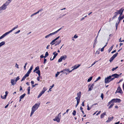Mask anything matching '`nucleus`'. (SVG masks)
Listing matches in <instances>:
<instances>
[{
	"label": "nucleus",
	"instance_id": "1",
	"mask_svg": "<svg viewBox=\"0 0 124 124\" xmlns=\"http://www.w3.org/2000/svg\"><path fill=\"white\" fill-rule=\"evenodd\" d=\"M40 104V103H36L33 106L30 115L31 117L32 116L34 112L37 109L39 106Z\"/></svg>",
	"mask_w": 124,
	"mask_h": 124
},
{
	"label": "nucleus",
	"instance_id": "2",
	"mask_svg": "<svg viewBox=\"0 0 124 124\" xmlns=\"http://www.w3.org/2000/svg\"><path fill=\"white\" fill-rule=\"evenodd\" d=\"M61 113H59L58 115V116H56L55 118L53 119V120L54 121H56L57 122L59 123L60 121V119L61 118V115H60Z\"/></svg>",
	"mask_w": 124,
	"mask_h": 124
},
{
	"label": "nucleus",
	"instance_id": "3",
	"mask_svg": "<svg viewBox=\"0 0 124 124\" xmlns=\"http://www.w3.org/2000/svg\"><path fill=\"white\" fill-rule=\"evenodd\" d=\"M67 57V56L66 55H64L62 56L59 59L58 62H61L62 60H65Z\"/></svg>",
	"mask_w": 124,
	"mask_h": 124
},
{
	"label": "nucleus",
	"instance_id": "4",
	"mask_svg": "<svg viewBox=\"0 0 124 124\" xmlns=\"http://www.w3.org/2000/svg\"><path fill=\"white\" fill-rule=\"evenodd\" d=\"M111 78V76H110L108 77L107 78H106L105 79V83L106 84L110 82V79Z\"/></svg>",
	"mask_w": 124,
	"mask_h": 124
},
{
	"label": "nucleus",
	"instance_id": "5",
	"mask_svg": "<svg viewBox=\"0 0 124 124\" xmlns=\"http://www.w3.org/2000/svg\"><path fill=\"white\" fill-rule=\"evenodd\" d=\"M118 54V53H117L115 54H114L110 59L109 61L110 62H111L115 59L116 57V56Z\"/></svg>",
	"mask_w": 124,
	"mask_h": 124
},
{
	"label": "nucleus",
	"instance_id": "6",
	"mask_svg": "<svg viewBox=\"0 0 124 124\" xmlns=\"http://www.w3.org/2000/svg\"><path fill=\"white\" fill-rule=\"evenodd\" d=\"M116 92L118 93H120L121 94H122L123 93V92L121 88H120V86H119L118 87L117 90L116 91Z\"/></svg>",
	"mask_w": 124,
	"mask_h": 124
},
{
	"label": "nucleus",
	"instance_id": "7",
	"mask_svg": "<svg viewBox=\"0 0 124 124\" xmlns=\"http://www.w3.org/2000/svg\"><path fill=\"white\" fill-rule=\"evenodd\" d=\"M112 101H113V102H120L121 101V100L119 99H114L112 100Z\"/></svg>",
	"mask_w": 124,
	"mask_h": 124
},
{
	"label": "nucleus",
	"instance_id": "8",
	"mask_svg": "<svg viewBox=\"0 0 124 124\" xmlns=\"http://www.w3.org/2000/svg\"><path fill=\"white\" fill-rule=\"evenodd\" d=\"M111 77H114V78H118L119 77V75L116 73H115L110 75Z\"/></svg>",
	"mask_w": 124,
	"mask_h": 124
},
{
	"label": "nucleus",
	"instance_id": "9",
	"mask_svg": "<svg viewBox=\"0 0 124 124\" xmlns=\"http://www.w3.org/2000/svg\"><path fill=\"white\" fill-rule=\"evenodd\" d=\"M124 9L123 8H120L119 10H117L116 12H117L118 14H120L121 12H122V11H124Z\"/></svg>",
	"mask_w": 124,
	"mask_h": 124
},
{
	"label": "nucleus",
	"instance_id": "10",
	"mask_svg": "<svg viewBox=\"0 0 124 124\" xmlns=\"http://www.w3.org/2000/svg\"><path fill=\"white\" fill-rule=\"evenodd\" d=\"M114 117L112 116L110 117H109L108 118V120H107L106 122L107 123H108L110 122L112 120V119Z\"/></svg>",
	"mask_w": 124,
	"mask_h": 124
},
{
	"label": "nucleus",
	"instance_id": "11",
	"mask_svg": "<svg viewBox=\"0 0 124 124\" xmlns=\"http://www.w3.org/2000/svg\"><path fill=\"white\" fill-rule=\"evenodd\" d=\"M43 10V9H41V10H39V11H38L37 12H36L35 13L31 15V17H32V16H34V15L39 13L42 10Z\"/></svg>",
	"mask_w": 124,
	"mask_h": 124
},
{
	"label": "nucleus",
	"instance_id": "12",
	"mask_svg": "<svg viewBox=\"0 0 124 124\" xmlns=\"http://www.w3.org/2000/svg\"><path fill=\"white\" fill-rule=\"evenodd\" d=\"M54 34H54V32H53L52 33H50L48 35H47L46 36H45V38H46L49 37H50V36H52L53 35H54Z\"/></svg>",
	"mask_w": 124,
	"mask_h": 124
},
{
	"label": "nucleus",
	"instance_id": "13",
	"mask_svg": "<svg viewBox=\"0 0 124 124\" xmlns=\"http://www.w3.org/2000/svg\"><path fill=\"white\" fill-rule=\"evenodd\" d=\"M88 87H89L88 91H91L93 89V86L91 85L90 84L88 85Z\"/></svg>",
	"mask_w": 124,
	"mask_h": 124
},
{
	"label": "nucleus",
	"instance_id": "14",
	"mask_svg": "<svg viewBox=\"0 0 124 124\" xmlns=\"http://www.w3.org/2000/svg\"><path fill=\"white\" fill-rule=\"evenodd\" d=\"M106 112H104L103 113L101 114V119H102L104 117V115H105L106 114Z\"/></svg>",
	"mask_w": 124,
	"mask_h": 124
},
{
	"label": "nucleus",
	"instance_id": "15",
	"mask_svg": "<svg viewBox=\"0 0 124 124\" xmlns=\"http://www.w3.org/2000/svg\"><path fill=\"white\" fill-rule=\"evenodd\" d=\"M118 14L117 12H115L114 13V15L113 16V17H112V20L114 19L116 17V16L118 15Z\"/></svg>",
	"mask_w": 124,
	"mask_h": 124
},
{
	"label": "nucleus",
	"instance_id": "16",
	"mask_svg": "<svg viewBox=\"0 0 124 124\" xmlns=\"http://www.w3.org/2000/svg\"><path fill=\"white\" fill-rule=\"evenodd\" d=\"M7 35V33H5L3 35H2V36H1L0 37V39H2L5 36Z\"/></svg>",
	"mask_w": 124,
	"mask_h": 124
},
{
	"label": "nucleus",
	"instance_id": "17",
	"mask_svg": "<svg viewBox=\"0 0 124 124\" xmlns=\"http://www.w3.org/2000/svg\"><path fill=\"white\" fill-rule=\"evenodd\" d=\"M81 92H79L77 94V96L78 97H79V98L80 99L81 98Z\"/></svg>",
	"mask_w": 124,
	"mask_h": 124
},
{
	"label": "nucleus",
	"instance_id": "18",
	"mask_svg": "<svg viewBox=\"0 0 124 124\" xmlns=\"http://www.w3.org/2000/svg\"><path fill=\"white\" fill-rule=\"evenodd\" d=\"M69 69H64L63 70L64 71V73L66 74V75L67 74V72H68L69 71Z\"/></svg>",
	"mask_w": 124,
	"mask_h": 124
},
{
	"label": "nucleus",
	"instance_id": "19",
	"mask_svg": "<svg viewBox=\"0 0 124 124\" xmlns=\"http://www.w3.org/2000/svg\"><path fill=\"white\" fill-rule=\"evenodd\" d=\"M46 90V88L45 87H44V88H43V90L41 91L40 93L42 94H43L44 93V92Z\"/></svg>",
	"mask_w": 124,
	"mask_h": 124
},
{
	"label": "nucleus",
	"instance_id": "20",
	"mask_svg": "<svg viewBox=\"0 0 124 124\" xmlns=\"http://www.w3.org/2000/svg\"><path fill=\"white\" fill-rule=\"evenodd\" d=\"M1 7L2 8V10H4L6 9L7 6L5 5V4H3Z\"/></svg>",
	"mask_w": 124,
	"mask_h": 124
},
{
	"label": "nucleus",
	"instance_id": "21",
	"mask_svg": "<svg viewBox=\"0 0 124 124\" xmlns=\"http://www.w3.org/2000/svg\"><path fill=\"white\" fill-rule=\"evenodd\" d=\"M58 55V53H56L55 55H54L53 58L51 59L52 58H50V60L51 61H52L56 57V56Z\"/></svg>",
	"mask_w": 124,
	"mask_h": 124
},
{
	"label": "nucleus",
	"instance_id": "22",
	"mask_svg": "<svg viewBox=\"0 0 124 124\" xmlns=\"http://www.w3.org/2000/svg\"><path fill=\"white\" fill-rule=\"evenodd\" d=\"M26 95V93H24L20 97H19L20 99H23V98H24V97Z\"/></svg>",
	"mask_w": 124,
	"mask_h": 124
},
{
	"label": "nucleus",
	"instance_id": "23",
	"mask_svg": "<svg viewBox=\"0 0 124 124\" xmlns=\"http://www.w3.org/2000/svg\"><path fill=\"white\" fill-rule=\"evenodd\" d=\"M11 83L12 85H14L16 83V82H15V80L14 79H12L11 80Z\"/></svg>",
	"mask_w": 124,
	"mask_h": 124
},
{
	"label": "nucleus",
	"instance_id": "24",
	"mask_svg": "<svg viewBox=\"0 0 124 124\" xmlns=\"http://www.w3.org/2000/svg\"><path fill=\"white\" fill-rule=\"evenodd\" d=\"M124 18V15L122 16V17L121 16L120 17H118V19L119 21H120L121 20L123 19Z\"/></svg>",
	"mask_w": 124,
	"mask_h": 124
},
{
	"label": "nucleus",
	"instance_id": "25",
	"mask_svg": "<svg viewBox=\"0 0 124 124\" xmlns=\"http://www.w3.org/2000/svg\"><path fill=\"white\" fill-rule=\"evenodd\" d=\"M5 44V41H2L0 43V46H1L3 45H4Z\"/></svg>",
	"mask_w": 124,
	"mask_h": 124
},
{
	"label": "nucleus",
	"instance_id": "26",
	"mask_svg": "<svg viewBox=\"0 0 124 124\" xmlns=\"http://www.w3.org/2000/svg\"><path fill=\"white\" fill-rule=\"evenodd\" d=\"M27 77V76L25 75L24 76H23L22 78V79L21 80V81H22L24 80H25V79Z\"/></svg>",
	"mask_w": 124,
	"mask_h": 124
},
{
	"label": "nucleus",
	"instance_id": "27",
	"mask_svg": "<svg viewBox=\"0 0 124 124\" xmlns=\"http://www.w3.org/2000/svg\"><path fill=\"white\" fill-rule=\"evenodd\" d=\"M56 40L54 39L50 43V44H51V45H52L54 44V43Z\"/></svg>",
	"mask_w": 124,
	"mask_h": 124
},
{
	"label": "nucleus",
	"instance_id": "28",
	"mask_svg": "<svg viewBox=\"0 0 124 124\" xmlns=\"http://www.w3.org/2000/svg\"><path fill=\"white\" fill-rule=\"evenodd\" d=\"M61 42V40H60L58 41V42L57 43H55V46H56L57 45H59L60 43Z\"/></svg>",
	"mask_w": 124,
	"mask_h": 124
},
{
	"label": "nucleus",
	"instance_id": "29",
	"mask_svg": "<svg viewBox=\"0 0 124 124\" xmlns=\"http://www.w3.org/2000/svg\"><path fill=\"white\" fill-rule=\"evenodd\" d=\"M120 21H119L117 23H116V30L117 29L118 24L120 23Z\"/></svg>",
	"mask_w": 124,
	"mask_h": 124
},
{
	"label": "nucleus",
	"instance_id": "30",
	"mask_svg": "<svg viewBox=\"0 0 124 124\" xmlns=\"http://www.w3.org/2000/svg\"><path fill=\"white\" fill-rule=\"evenodd\" d=\"M113 45L112 46H111L109 49L108 50V53H109L112 50V49L113 48Z\"/></svg>",
	"mask_w": 124,
	"mask_h": 124
},
{
	"label": "nucleus",
	"instance_id": "31",
	"mask_svg": "<svg viewBox=\"0 0 124 124\" xmlns=\"http://www.w3.org/2000/svg\"><path fill=\"white\" fill-rule=\"evenodd\" d=\"M92 78L93 77H90L89 79H88L87 81L88 82H90L92 80Z\"/></svg>",
	"mask_w": 124,
	"mask_h": 124
},
{
	"label": "nucleus",
	"instance_id": "32",
	"mask_svg": "<svg viewBox=\"0 0 124 124\" xmlns=\"http://www.w3.org/2000/svg\"><path fill=\"white\" fill-rule=\"evenodd\" d=\"M118 68V66H116L115 68H113L112 69V71H114V70H116V69Z\"/></svg>",
	"mask_w": 124,
	"mask_h": 124
},
{
	"label": "nucleus",
	"instance_id": "33",
	"mask_svg": "<svg viewBox=\"0 0 124 124\" xmlns=\"http://www.w3.org/2000/svg\"><path fill=\"white\" fill-rule=\"evenodd\" d=\"M62 28H60L59 29H58V30L54 32V34H55L56 33H57L58 31H59L62 29Z\"/></svg>",
	"mask_w": 124,
	"mask_h": 124
},
{
	"label": "nucleus",
	"instance_id": "34",
	"mask_svg": "<svg viewBox=\"0 0 124 124\" xmlns=\"http://www.w3.org/2000/svg\"><path fill=\"white\" fill-rule=\"evenodd\" d=\"M5 95H4V98L6 99L8 93V92L7 91H6L5 92Z\"/></svg>",
	"mask_w": 124,
	"mask_h": 124
},
{
	"label": "nucleus",
	"instance_id": "35",
	"mask_svg": "<svg viewBox=\"0 0 124 124\" xmlns=\"http://www.w3.org/2000/svg\"><path fill=\"white\" fill-rule=\"evenodd\" d=\"M76 110H74L73 111V112L72 113V115L74 116H75L76 115Z\"/></svg>",
	"mask_w": 124,
	"mask_h": 124
},
{
	"label": "nucleus",
	"instance_id": "36",
	"mask_svg": "<svg viewBox=\"0 0 124 124\" xmlns=\"http://www.w3.org/2000/svg\"><path fill=\"white\" fill-rule=\"evenodd\" d=\"M30 73V72L28 71L27 73L25 74V75L27 76V77H28L29 76V75Z\"/></svg>",
	"mask_w": 124,
	"mask_h": 124
},
{
	"label": "nucleus",
	"instance_id": "37",
	"mask_svg": "<svg viewBox=\"0 0 124 124\" xmlns=\"http://www.w3.org/2000/svg\"><path fill=\"white\" fill-rule=\"evenodd\" d=\"M20 78H19V76L17 77L16 78V79L15 80V82H16L18 80H19Z\"/></svg>",
	"mask_w": 124,
	"mask_h": 124
},
{
	"label": "nucleus",
	"instance_id": "38",
	"mask_svg": "<svg viewBox=\"0 0 124 124\" xmlns=\"http://www.w3.org/2000/svg\"><path fill=\"white\" fill-rule=\"evenodd\" d=\"M13 31V30L12 29L10 31H9L8 32H6V33H7V34L8 35V34H9L11 32H12Z\"/></svg>",
	"mask_w": 124,
	"mask_h": 124
},
{
	"label": "nucleus",
	"instance_id": "39",
	"mask_svg": "<svg viewBox=\"0 0 124 124\" xmlns=\"http://www.w3.org/2000/svg\"><path fill=\"white\" fill-rule=\"evenodd\" d=\"M66 15V14H63V15L62 16H61L59 17V18H57V19L58 20L59 19V18H62L63 17L65 16Z\"/></svg>",
	"mask_w": 124,
	"mask_h": 124
},
{
	"label": "nucleus",
	"instance_id": "40",
	"mask_svg": "<svg viewBox=\"0 0 124 124\" xmlns=\"http://www.w3.org/2000/svg\"><path fill=\"white\" fill-rule=\"evenodd\" d=\"M114 105V104L113 103L111 104L109 107L108 108V109H109L110 108H112Z\"/></svg>",
	"mask_w": 124,
	"mask_h": 124
},
{
	"label": "nucleus",
	"instance_id": "41",
	"mask_svg": "<svg viewBox=\"0 0 124 124\" xmlns=\"http://www.w3.org/2000/svg\"><path fill=\"white\" fill-rule=\"evenodd\" d=\"M60 73V72H57V73L55 74V77H57Z\"/></svg>",
	"mask_w": 124,
	"mask_h": 124
},
{
	"label": "nucleus",
	"instance_id": "42",
	"mask_svg": "<svg viewBox=\"0 0 124 124\" xmlns=\"http://www.w3.org/2000/svg\"><path fill=\"white\" fill-rule=\"evenodd\" d=\"M77 68H77V66L76 65L73 67V69L72 70H74L76 69Z\"/></svg>",
	"mask_w": 124,
	"mask_h": 124
},
{
	"label": "nucleus",
	"instance_id": "43",
	"mask_svg": "<svg viewBox=\"0 0 124 124\" xmlns=\"http://www.w3.org/2000/svg\"><path fill=\"white\" fill-rule=\"evenodd\" d=\"M113 101H112V100L110 101L109 102H108V106L110 104H111V103H113Z\"/></svg>",
	"mask_w": 124,
	"mask_h": 124
},
{
	"label": "nucleus",
	"instance_id": "44",
	"mask_svg": "<svg viewBox=\"0 0 124 124\" xmlns=\"http://www.w3.org/2000/svg\"><path fill=\"white\" fill-rule=\"evenodd\" d=\"M97 41V39H95L94 40V45H96V44L97 43L96 41Z\"/></svg>",
	"mask_w": 124,
	"mask_h": 124
},
{
	"label": "nucleus",
	"instance_id": "45",
	"mask_svg": "<svg viewBox=\"0 0 124 124\" xmlns=\"http://www.w3.org/2000/svg\"><path fill=\"white\" fill-rule=\"evenodd\" d=\"M39 66H37V67H36L35 69V70H36L37 71L39 70Z\"/></svg>",
	"mask_w": 124,
	"mask_h": 124
},
{
	"label": "nucleus",
	"instance_id": "46",
	"mask_svg": "<svg viewBox=\"0 0 124 124\" xmlns=\"http://www.w3.org/2000/svg\"><path fill=\"white\" fill-rule=\"evenodd\" d=\"M42 94L40 93L38 96V98H40Z\"/></svg>",
	"mask_w": 124,
	"mask_h": 124
},
{
	"label": "nucleus",
	"instance_id": "47",
	"mask_svg": "<svg viewBox=\"0 0 124 124\" xmlns=\"http://www.w3.org/2000/svg\"><path fill=\"white\" fill-rule=\"evenodd\" d=\"M103 96H104V95H103V93H102L101 94V98L102 100H103Z\"/></svg>",
	"mask_w": 124,
	"mask_h": 124
},
{
	"label": "nucleus",
	"instance_id": "48",
	"mask_svg": "<svg viewBox=\"0 0 124 124\" xmlns=\"http://www.w3.org/2000/svg\"><path fill=\"white\" fill-rule=\"evenodd\" d=\"M123 11H122V12H121V13H120V14H120L119 16V17H120L121 16V15H123Z\"/></svg>",
	"mask_w": 124,
	"mask_h": 124
},
{
	"label": "nucleus",
	"instance_id": "49",
	"mask_svg": "<svg viewBox=\"0 0 124 124\" xmlns=\"http://www.w3.org/2000/svg\"><path fill=\"white\" fill-rule=\"evenodd\" d=\"M9 3L8 2V1H7L5 4H5V5H6V6H7L8 4Z\"/></svg>",
	"mask_w": 124,
	"mask_h": 124
},
{
	"label": "nucleus",
	"instance_id": "50",
	"mask_svg": "<svg viewBox=\"0 0 124 124\" xmlns=\"http://www.w3.org/2000/svg\"><path fill=\"white\" fill-rule=\"evenodd\" d=\"M37 71L36 72V73H37V74H38L40 73V71L39 70H37Z\"/></svg>",
	"mask_w": 124,
	"mask_h": 124
},
{
	"label": "nucleus",
	"instance_id": "51",
	"mask_svg": "<svg viewBox=\"0 0 124 124\" xmlns=\"http://www.w3.org/2000/svg\"><path fill=\"white\" fill-rule=\"evenodd\" d=\"M87 110H90V108L89 106L88 105V104L87 105Z\"/></svg>",
	"mask_w": 124,
	"mask_h": 124
},
{
	"label": "nucleus",
	"instance_id": "52",
	"mask_svg": "<svg viewBox=\"0 0 124 124\" xmlns=\"http://www.w3.org/2000/svg\"><path fill=\"white\" fill-rule=\"evenodd\" d=\"M38 85V83L35 84L34 85H32V86L33 87H34L36 85Z\"/></svg>",
	"mask_w": 124,
	"mask_h": 124
},
{
	"label": "nucleus",
	"instance_id": "53",
	"mask_svg": "<svg viewBox=\"0 0 124 124\" xmlns=\"http://www.w3.org/2000/svg\"><path fill=\"white\" fill-rule=\"evenodd\" d=\"M45 55L48 56L49 55V54L48 52H46L45 54Z\"/></svg>",
	"mask_w": 124,
	"mask_h": 124
},
{
	"label": "nucleus",
	"instance_id": "54",
	"mask_svg": "<svg viewBox=\"0 0 124 124\" xmlns=\"http://www.w3.org/2000/svg\"><path fill=\"white\" fill-rule=\"evenodd\" d=\"M47 61V60L46 59L44 58V63L45 64L46 63V62Z\"/></svg>",
	"mask_w": 124,
	"mask_h": 124
},
{
	"label": "nucleus",
	"instance_id": "55",
	"mask_svg": "<svg viewBox=\"0 0 124 124\" xmlns=\"http://www.w3.org/2000/svg\"><path fill=\"white\" fill-rule=\"evenodd\" d=\"M78 37V36L76 34L74 36L73 38H74L76 39Z\"/></svg>",
	"mask_w": 124,
	"mask_h": 124
},
{
	"label": "nucleus",
	"instance_id": "56",
	"mask_svg": "<svg viewBox=\"0 0 124 124\" xmlns=\"http://www.w3.org/2000/svg\"><path fill=\"white\" fill-rule=\"evenodd\" d=\"M30 86H29L27 88V91H30Z\"/></svg>",
	"mask_w": 124,
	"mask_h": 124
},
{
	"label": "nucleus",
	"instance_id": "57",
	"mask_svg": "<svg viewBox=\"0 0 124 124\" xmlns=\"http://www.w3.org/2000/svg\"><path fill=\"white\" fill-rule=\"evenodd\" d=\"M20 32V30H19L18 31H17L15 33V34H17V33H19Z\"/></svg>",
	"mask_w": 124,
	"mask_h": 124
},
{
	"label": "nucleus",
	"instance_id": "58",
	"mask_svg": "<svg viewBox=\"0 0 124 124\" xmlns=\"http://www.w3.org/2000/svg\"><path fill=\"white\" fill-rule=\"evenodd\" d=\"M111 77H111V78L110 79V81H111L113 80L115 78L114 77L113 78H112Z\"/></svg>",
	"mask_w": 124,
	"mask_h": 124
},
{
	"label": "nucleus",
	"instance_id": "59",
	"mask_svg": "<svg viewBox=\"0 0 124 124\" xmlns=\"http://www.w3.org/2000/svg\"><path fill=\"white\" fill-rule=\"evenodd\" d=\"M101 79V77H98L96 79V80L98 81V80Z\"/></svg>",
	"mask_w": 124,
	"mask_h": 124
},
{
	"label": "nucleus",
	"instance_id": "60",
	"mask_svg": "<svg viewBox=\"0 0 124 124\" xmlns=\"http://www.w3.org/2000/svg\"><path fill=\"white\" fill-rule=\"evenodd\" d=\"M60 37V36H58L55 39H54L56 41Z\"/></svg>",
	"mask_w": 124,
	"mask_h": 124
},
{
	"label": "nucleus",
	"instance_id": "61",
	"mask_svg": "<svg viewBox=\"0 0 124 124\" xmlns=\"http://www.w3.org/2000/svg\"><path fill=\"white\" fill-rule=\"evenodd\" d=\"M104 48L103 47L102 48H101V52H103L104 51Z\"/></svg>",
	"mask_w": 124,
	"mask_h": 124
},
{
	"label": "nucleus",
	"instance_id": "62",
	"mask_svg": "<svg viewBox=\"0 0 124 124\" xmlns=\"http://www.w3.org/2000/svg\"><path fill=\"white\" fill-rule=\"evenodd\" d=\"M80 100H78L77 101V104H78L80 102Z\"/></svg>",
	"mask_w": 124,
	"mask_h": 124
},
{
	"label": "nucleus",
	"instance_id": "63",
	"mask_svg": "<svg viewBox=\"0 0 124 124\" xmlns=\"http://www.w3.org/2000/svg\"><path fill=\"white\" fill-rule=\"evenodd\" d=\"M31 84L32 85L34 84V81H31Z\"/></svg>",
	"mask_w": 124,
	"mask_h": 124
},
{
	"label": "nucleus",
	"instance_id": "64",
	"mask_svg": "<svg viewBox=\"0 0 124 124\" xmlns=\"http://www.w3.org/2000/svg\"><path fill=\"white\" fill-rule=\"evenodd\" d=\"M101 112V111H99L96 115L97 116L98 115H99V114Z\"/></svg>",
	"mask_w": 124,
	"mask_h": 124
}]
</instances>
